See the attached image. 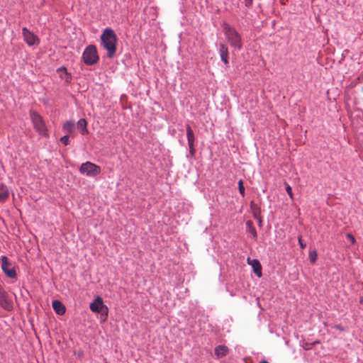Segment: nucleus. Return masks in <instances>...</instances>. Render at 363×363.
Wrapping results in <instances>:
<instances>
[{
	"mask_svg": "<svg viewBox=\"0 0 363 363\" xmlns=\"http://www.w3.org/2000/svg\"><path fill=\"white\" fill-rule=\"evenodd\" d=\"M117 36L110 28L104 30L101 35V45L107 52V56L109 58L114 57L117 50Z\"/></svg>",
	"mask_w": 363,
	"mask_h": 363,
	"instance_id": "nucleus-1",
	"label": "nucleus"
},
{
	"mask_svg": "<svg viewBox=\"0 0 363 363\" xmlns=\"http://www.w3.org/2000/svg\"><path fill=\"white\" fill-rule=\"evenodd\" d=\"M223 30L226 40L231 48L240 50L242 48V42L240 35L235 28L224 23L223 24Z\"/></svg>",
	"mask_w": 363,
	"mask_h": 363,
	"instance_id": "nucleus-2",
	"label": "nucleus"
},
{
	"mask_svg": "<svg viewBox=\"0 0 363 363\" xmlns=\"http://www.w3.org/2000/svg\"><path fill=\"white\" fill-rule=\"evenodd\" d=\"M84 62L87 65H93L99 61V55L96 48L94 45H89L82 54Z\"/></svg>",
	"mask_w": 363,
	"mask_h": 363,
	"instance_id": "nucleus-3",
	"label": "nucleus"
},
{
	"mask_svg": "<svg viewBox=\"0 0 363 363\" xmlns=\"http://www.w3.org/2000/svg\"><path fill=\"white\" fill-rule=\"evenodd\" d=\"M79 172L88 177H96L101 173V167L91 162L82 163Z\"/></svg>",
	"mask_w": 363,
	"mask_h": 363,
	"instance_id": "nucleus-4",
	"label": "nucleus"
},
{
	"mask_svg": "<svg viewBox=\"0 0 363 363\" xmlns=\"http://www.w3.org/2000/svg\"><path fill=\"white\" fill-rule=\"evenodd\" d=\"M30 119L36 131L40 135H46L47 129L43 118L36 112L33 111L30 113Z\"/></svg>",
	"mask_w": 363,
	"mask_h": 363,
	"instance_id": "nucleus-5",
	"label": "nucleus"
},
{
	"mask_svg": "<svg viewBox=\"0 0 363 363\" xmlns=\"http://www.w3.org/2000/svg\"><path fill=\"white\" fill-rule=\"evenodd\" d=\"M1 269L8 277L15 278L16 277V273L14 267L9 262V259L6 256L1 257Z\"/></svg>",
	"mask_w": 363,
	"mask_h": 363,
	"instance_id": "nucleus-6",
	"label": "nucleus"
},
{
	"mask_svg": "<svg viewBox=\"0 0 363 363\" xmlns=\"http://www.w3.org/2000/svg\"><path fill=\"white\" fill-rule=\"evenodd\" d=\"M0 306L5 310L10 311L13 309V302L8 294L0 284Z\"/></svg>",
	"mask_w": 363,
	"mask_h": 363,
	"instance_id": "nucleus-7",
	"label": "nucleus"
},
{
	"mask_svg": "<svg viewBox=\"0 0 363 363\" xmlns=\"http://www.w3.org/2000/svg\"><path fill=\"white\" fill-rule=\"evenodd\" d=\"M90 309L95 313L107 315L108 308L104 305L102 298L97 297L94 302L90 303Z\"/></svg>",
	"mask_w": 363,
	"mask_h": 363,
	"instance_id": "nucleus-8",
	"label": "nucleus"
},
{
	"mask_svg": "<svg viewBox=\"0 0 363 363\" xmlns=\"http://www.w3.org/2000/svg\"><path fill=\"white\" fill-rule=\"evenodd\" d=\"M22 31L24 40L28 45L31 46L39 43L38 37L30 32L27 28H23Z\"/></svg>",
	"mask_w": 363,
	"mask_h": 363,
	"instance_id": "nucleus-9",
	"label": "nucleus"
},
{
	"mask_svg": "<svg viewBox=\"0 0 363 363\" xmlns=\"http://www.w3.org/2000/svg\"><path fill=\"white\" fill-rule=\"evenodd\" d=\"M186 128V137H187L188 145H189V153L191 154V156H194L195 154L194 133L189 125H187Z\"/></svg>",
	"mask_w": 363,
	"mask_h": 363,
	"instance_id": "nucleus-10",
	"label": "nucleus"
},
{
	"mask_svg": "<svg viewBox=\"0 0 363 363\" xmlns=\"http://www.w3.org/2000/svg\"><path fill=\"white\" fill-rule=\"evenodd\" d=\"M247 263L250 264L252 269L255 274L258 277H261L262 275V266L257 259H251L250 258H247Z\"/></svg>",
	"mask_w": 363,
	"mask_h": 363,
	"instance_id": "nucleus-11",
	"label": "nucleus"
},
{
	"mask_svg": "<svg viewBox=\"0 0 363 363\" xmlns=\"http://www.w3.org/2000/svg\"><path fill=\"white\" fill-rule=\"evenodd\" d=\"M219 52L221 60L225 64H228V49L225 44H220L219 48Z\"/></svg>",
	"mask_w": 363,
	"mask_h": 363,
	"instance_id": "nucleus-12",
	"label": "nucleus"
},
{
	"mask_svg": "<svg viewBox=\"0 0 363 363\" xmlns=\"http://www.w3.org/2000/svg\"><path fill=\"white\" fill-rule=\"evenodd\" d=\"M52 308L55 310V313L58 315H63L65 311L66 308L65 306L62 303L61 301L58 300H55L52 301Z\"/></svg>",
	"mask_w": 363,
	"mask_h": 363,
	"instance_id": "nucleus-13",
	"label": "nucleus"
},
{
	"mask_svg": "<svg viewBox=\"0 0 363 363\" xmlns=\"http://www.w3.org/2000/svg\"><path fill=\"white\" fill-rule=\"evenodd\" d=\"M9 196V191L8 187L4 184H0V202H5Z\"/></svg>",
	"mask_w": 363,
	"mask_h": 363,
	"instance_id": "nucleus-14",
	"label": "nucleus"
},
{
	"mask_svg": "<svg viewBox=\"0 0 363 363\" xmlns=\"http://www.w3.org/2000/svg\"><path fill=\"white\" fill-rule=\"evenodd\" d=\"M228 348L225 345H219L215 348V354L218 357H223L228 354Z\"/></svg>",
	"mask_w": 363,
	"mask_h": 363,
	"instance_id": "nucleus-15",
	"label": "nucleus"
},
{
	"mask_svg": "<svg viewBox=\"0 0 363 363\" xmlns=\"http://www.w3.org/2000/svg\"><path fill=\"white\" fill-rule=\"evenodd\" d=\"M87 123L86 121L84 118H81L77 122V128L80 130L82 134H88L89 131L86 128Z\"/></svg>",
	"mask_w": 363,
	"mask_h": 363,
	"instance_id": "nucleus-16",
	"label": "nucleus"
},
{
	"mask_svg": "<svg viewBox=\"0 0 363 363\" xmlns=\"http://www.w3.org/2000/svg\"><path fill=\"white\" fill-rule=\"evenodd\" d=\"M246 225L247 228V231L252 234L254 239H257V233L255 228L253 226V223L251 220H247L246 222Z\"/></svg>",
	"mask_w": 363,
	"mask_h": 363,
	"instance_id": "nucleus-17",
	"label": "nucleus"
},
{
	"mask_svg": "<svg viewBox=\"0 0 363 363\" xmlns=\"http://www.w3.org/2000/svg\"><path fill=\"white\" fill-rule=\"evenodd\" d=\"M57 72L60 73V77L64 78L67 82H69L71 79L70 76L68 74L67 72V69L65 67H61L57 69Z\"/></svg>",
	"mask_w": 363,
	"mask_h": 363,
	"instance_id": "nucleus-18",
	"label": "nucleus"
},
{
	"mask_svg": "<svg viewBox=\"0 0 363 363\" xmlns=\"http://www.w3.org/2000/svg\"><path fill=\"white\" fill-rule=\"evenodd\" d=\"M250 208L252 211L255 218L259 219V223H261V219L259 218V208H257V206L255 203L254 201L250 202Z\"/></svg>",
	"mask_w": 363,
	"mask_h": 363,
	"instance_id": "nucleus-19",
	"label": "nucleus"
},
{
	"mask_svg": "<svg viewBox=\"0 0 363 363\" xmlns=\"http://www.w3.org/2000/svg\"><path fill=\"white\" fill-rule=\"evenodd\" d=\"M74 124L72 121H67L63 125V130L67 133H72L74 130Z\"/></svg>",
	"mask_w": 363,
	"mask_h": 363,
	"instance_id": "nucleus-20",
	"label": "nucleus"
},
{
	"mask_svg": "<svg viewBox=\"0 0 363 363\" xmlns=\"http://www.w3.org/2000/svg\"><path fill=\"white\" fill-rule=\"evenodd\" d=\"M317 256H318V254H317V252L315 250H311L309 252V259H310V262L312 264L315 262V261L317 259Z\"/></svg>",
	"mask_w": 363,
	"mask_h": 363,
	"instance_id": "nucleus-21",
	"label": "nucleus"
},
{
	"mask_svg": "<svg viewBox=\"0 0 363 363\" xmlns=\"http://www.w3.org/2000/svg\"><path fill=\"white\" fill-rule=\"evenodd\" d=\"M238 189L240 194L243 196L245 195V187L242 179L238 182Z\"/></svg>",
	"mask_w": 363,
	"mask_h": 363,
	"instance_id": "nucleus-22",
	"label": "nucleus"
},
{
	"mask_svg": "<svg viewBox=\"0 0 363 363\" xmlns=\"http://www.w3.org/2000/svg\"><path fill=\"white\" fill-rule=\"evenodd\" d=\"M286 192H287L288 195L289 196V197H290L291 199H293L294 198H293L292 189H291V187L289 185H288V184H287V185H286Z\"/></svg>",
	"mask_w": 363,
	"mask_h": 363,
	"instance_id": "nucleus-23",
	"label": "nucleus"
},
{
	"mask_svg": "<svg viewBox=\"0 0 363 363\" xmlns=\"http://www.w3.org/2000/svg\"><path fill=\"white\" fill-rule=\"evenodd\" d=\"M60 141L65 145H67L69 144V137L67 135H65L60 138Z\"/></svg>",
	"mask_w": 363,
	"mask_h": 363,
	"instance_id": "nucleus-24",
	"label": "nucleus"
},
{
	"mask_svg": "<svg viewBox=\"0 0 363 363\" xmlns=\"http://www.w3.org/2000/svg\"><path fill=\"white\" fill-rule=\"evenodd\" d=\"M347 238L351 241L352 244L355 242V238L351 234H347Z\"/></svg>",
	"mask_w": 363,
	"mask_h": 363,
	"instance_id": "nucleus-25",
	"label": "nucleus"
},
{
	"mask_svg": "<svg viewBox=\"0 0 363 363\" xmlns=\"http://www.w3.org/2000/svg\"><path fill=\"white\" fill-rule=\"evenodd\" d=\"M298 242L301 249L306 247V244L302 242L301 237H298Z\"/></svg>",
	"mask_w": 363,
	"mask_h": 363,
	"instance_id": "nucleus-26",
	"label": "nucleus"
},
{
	"mask_svg": "<svg viewBox=\"0 0 363 363\" xmlns=\"http://www.w3.org/2000/svg\"><path fill=\"white\" fill-rule=\"evenodd\" d=\"M246 6H250L252 4V0H245Z\"/></svg>",
	"mask_w": 363,
	"mask_h": 363,
	"instance_id": "nucleus-27",
	"label": "nucleus"
},
{
	"mask_svg": "<svg viewBox=\"0 0 363 363\" xmlns=\"http://www.w3.org/2000/svg\"><path fill=\"white\" fill-rule=\"evenodd\" d=\"M259 363H269V362H267V361H266V360H262V361H261Z\"/></svg>",
	"mask_w": 363,
	"mask_h": 363,
	"instance_id": "nucleus-28",
	"label": "nucleus"
}]
</instances>
